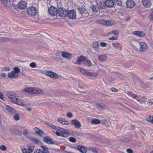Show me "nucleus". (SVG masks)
<instances>
[{"mask_svg":"<svg viewBox=\"0 0 153 153\" xmlns=\"http://www.w3.org/2000/svg\"><path fill=\"white\" fill-rule=\"evenodd\" d=\"M126 152L128 153H133V151L130 149H126Z\"/></svg>","mask_w":153,"mask_h":153,"instance_id":"obj_58","label":"nucleus"},{"mask_svg":"<svg viewBox=\"0 0 153 153\" xmlns=\"http://www.w3.org/2000/svg\"><path fill=\"white\" fill-rule=\"evenodd\" d=\"M14 132L15 134L20 135L22 134V132L18 129H15L14 131Z\"/></svg>","mask_w":153,"mask_h":153,"instance_id":"obj_40","label":"nucleus"},{"mask_svg":"<svg viewBox=\"0 0 153 153\" xmlns=\"http://www.w3.org/2000/svg\"><path fill=\"white\" fill-rule=\"evenodd\" d=\"M99 44L97 42H94L93 47L94 50H96V51H97L98 52H99V51L97 48L99 47Z\"/></svg>","mask_w":153,"mask_h":153,"instance_id":"obj_32","label":"nucleus"},{"mask_svg":"<svg viewBox=\"0 0 153 153\" xmlns=\"http://www.w3.org/2000/svg\"><path fill=\"white\" fill-rule=\"evenodd\" d=\"M133 99H136L138 102L142 104L145 102L147 99L143 96H131Z\"/></svg>","mask_w":153,"mask_h":153,"instance_id":"obj_6","label":"nucleus"},{"mask_svg":"<svg viewBox=\"0 0 153 153\" xmlns=\"http://www.w3.org/2000/svg\"><path fill=\"white\" fill-rule=\"evenodd\" d=\"M27 12L30 16L33 17L38 15L36 8L33 6L28 7L27 10Z\"/></svg>","mask_w":153,"mask_h":153,"instance_id":"obj_2","label":"nucleus"},{"mask_svg":"<svg viewBox=\"0 0 153 153\" xmlns=\"http://www.w3.org/2000/svg\"><path fill=\"white\" fill-rule=\"evenodd\" d=\"M97 74L95 73L88 72L87 71L85 72V75H87L88 76H91L92 77H95L97 76Z\"/></svg>","mask_w":153,"mask_h":153,"instance_id":"obj_34","label":"nucleus"},{"mask_svg":"<svg viewBox=\"0 0 153 153\" xmlns=\"http://www.w3.org/2000/svg\"><path fill=\"white\" fill-rule=\"evenodd\" d=\"M128 96H137L136 94H134L131 91L126 92Z\"/></svg>","mask_w":153,"mask_h":153,"instance_id":"obj_52","label":"nucleus"},{"mask_svg":"<svg viewBox=\"0 0 153 153\" xmlns=\"http://www.w3.org/2000/svg\"><path fill=\"white\" fill-rule=\"evenodd\" d=\"M134 35L137 36L139 37H143L145 36V33L143 31H136L133 33Z\"/></svg>","mask_w":153,"mask_h":153,"instance_id":"obj_20","label":"nucleus"},{"mask_svg":"<svg viewBox=\"0 0 153 153\" xmlns=\"http://www.w3.org/2000/svg\"><path fill=\"white\" fill-rule=\"evenodd\" d=\"M153 15L152 14H150L149 16V19H150V20L151 21L153 20Z\"/></svg>","mask_w":153,"mask_h":153,"instance_id":"obj_60","label":"nucleus"},{"mask_svg":"<svg viewBox=\"0 0 153 153\" xmlns=\"http://www.w3.org/2000/svg\"><path fill=\"white\" fill-rule=\"evenodd\" d=\"M60 132L61 133V134H62L61 136L62 137H66L68 135V132L66 129L62 128Z\"/></svg>","mask_w":153,"mask_h":153,"instance_id":"obj_28","label":"nucleus"},{"mask_svg":"<svg viewBox=\"0 0 153 153\" xmlns=\"http://www.w3.org/2000/svg\"><path fill=\"white\" fill-rule=\"evenodd\" d=\"M55 134L58 136H61L62 134H61V133L59 132L56 131L55 133Z\"/></svg>","mask_w":153,"mask_h":153,"instance_id":"obj_64","label":"nucleus"},{"mask_svg":"<svg viewBox=\"0 0 153 153\" xmlns=\"http://www.w3.org/2000/svg\"><path fill=\"white\" fill-rule=\"evenodd\" d=\"M109 33H113L116 36H118V32L117 30H113L111 31Z\"/></svg>","mask_w":153,"mask_h":153,"instance_id":"obj_44","label":"nucleus"},{"mask_svg":"<svg viewBox=\"0 0 153 153\" xmlns=\"http://www.w3.org/2000/svg\"><path fill=\"white\" fill-rule=\"evenodd\" d=\"M153 104V102L151 100H149V102L147 103V104L149 105H152Z\"/></svg>","mask_w":153,"mask_h":153,"instance_id":"obj_61","label":"nucleus"},{"mask_svg":"<svg viewBox=\"0 0 153 153\" xmlns=\"http://www.w3.org/2000/svg\"><path fill=\"white\" fill-rule=\"evenodd\" d=\"M117 39V38L114 36H112L111 37L109 38L108 39L110 40H116Z\"/></svg>","mask_w":153,"mask_h":153,"instance_id":"obj_56","label":"nucleus"},{"mask_svg":"<svg viewBox=\"0 0 153 153\" xmlns=\"http://www.w3.org/2000/svg\"><path fill=\"white\" fill-rule=\"evenodd\" d=\"M99 23L106 26H111L114 24V22L112 21L101 20H99Z\"/></svg>","mask_w":153,"mask_h":153,"instance_id":"obj_5","label":"nucleus"},{"mask_svg":"<svg viewBox=\"0 0 153 153\" xmlns=\"http://www.w3.org/2000/svg\"><path fill=\"white\" fill-rule=\"evenodd\" d=\"M79 70L82 73L84 74V75L85 74V72H86V71H87L82 68H79Z\"/></svg>","mask_w":153,"mask_h":153,"instance_id":"obj_48","label":"nucleus"},{"mask_svg":"<svg viewBox=\"0 0 153 153\" xmlns=\"http://www.w3.org/2000/svg\"><path fill=\"white\" fill-rule=\"evenodd\" d=\"M48 125L51 127L53 129H54V128L55 127L54 125H53L52 124L50 123H48Z\"/></svg>","mask_w":153,"mask_h":153,"instance_id":"obj_63","label":"nucleus"},{"mask_svg":"<svg viewBox=\"0 0 153 153\" xmlns=\"http://www.w3.org/2000/svg\"><path fill=\"white\" fill-rule=\"evenodd\" d=\"M84 65L85 66H91L92 65V63L90 60H86L84 62Z\"/></svg>","mask_w":153,"mask_h":153,"instance_id":"obj_39","label":"nucleus"},{"mask_svg":"<svg viewBox=\"0 0 153 153\" xmlns=\"http://www.w3.org/2000/svg\"><path fill=\"white\" fill-rule=\"evenodd\" d=\"M112 46L120 50L122 49V47L121 44L119 42H117L116 43H112Z\"/></svg>","mask_w":153,"mask_h":153,"instance_id":"obj_29","label":"nucleus"},{"mask_svg":"<svg viewBox=\"0 0 153 153\" xmlns=\"http://www.w3.org/2000/svg\"><path fill=\"white\" fill-rule=\"evenodd\" d=\"M67 16L71 19H74L76 18V12L74 10H71L67 11Z\"/></svg>","mask_w":153,"mask_h":153,"instance_id":"obj_4","label":"nucleus"},{"mask_svg":"<svg viewBox=\"0 0 153 153\" xmlns=\"http://www.w3.org/2000/svg\"><path fill=\"white\" fill-rule=\"evenodd\" d=\"M142 3L143 5L146 7H149L152 5L151 0H142Z\"/></svg>","mask_w":153,"mask_h":153,"instance_id":"obj_18","label":"nucleus"},{"mask_svg":"<svg viewBox=\"0 0 153 153\" xmlns=\"http://www.w3.org/2000/svg\"><path fill=\"white\" fill-rule=\"evenodd\" d=\"M7 96H15V94L12 92L7 91L6 92Z\"/></svg>","mask_w":153,"mask_h":153,"instance_id":"obj_47","label":"nucleus"},{"mask_svg":"<svg viewBox=\"0 0 153 153\" xmlns=\"http://www.w3.org/2000/svg\"><path fill=\"white\" fill-rule=\"evenodd\" d=\"M53 129H55L57 131H60L62 129V128H61L58 126H55Z\"/></svg>","mask_w":153,"mask_h":153,"instance_id":"obj_53","label":"nucleus"},{"mask_svg":"<svg viewBox=\"0 0 153 153\" xmlns=\"http://www.w3.org/2000/svg\"><path fill=\"white\" fill-rule=\"evenodd\" d=\"M140 50L141 51H144L147 49V45L144 42H141L139 43Z\"/></svg>","mask_w":153,"mask_h":153,"instance_id":"obj_19","label":"nucleus"},{"mask_svg":"<svg viewBox=\"0 0 153 153\" xmlns=\"http://www.w3.org/2000/svg\"><path fill=\"white\" fill-rule=\"evenodd\" d=\"M86 60V59L85 57L83 56H80L77 59V64L79 65L83 64V62H85Z\"/></svg>","mask_w":153,"mask_h":153,"instance_id":"obj_23","label":"nucleus"},{"mask_svg":"<svg viewBox=\"0 0 153 153\" xmlns=\"http://www.w3.org/2000/svg\"><path fill=\"white\" fill-rule=\"evenodd\" d=\"M90 150L94 153H98V151L94 147H91L90 148Z\"/></svg>","mask_w":153,"mask_h":153,"instance_id":"obj_50","label":"nucleus"},{"mask_svg":"<svg viewBox=\"0 0 153 153\" xmlns=\"http://www.w3.org/2000/svg\"><path fill=\"white\" fill-rule=\"evenodd\" d=\"M6 107L7 110L9 112L10 114H12L15 113L16 111L12 107L7 105Z\"/></svg>","mask_w":153,"mask_h":153,"instance_id":"obj_27","label":"nucleus"},{"mask_svg":"<svg viewBox=\"0 0 153 153\" xmlns=\"http://www.w3.org/2000/svg\"><path fill=\"white\" fill-rule=\"evenodd\" d=\"M0 149L3 151H5L7 150L6 147L4 145H2L0 146Z\"/></svg>","mask_w":153,"mask_h":153,"instance_id":"obj_46","label":"nucleus"},{"mask_svg":"<svg viewBox=\"0 0 153 153\" xmlns=\"http://www.w3.org/2000/svg\"><path fill=\"white\" fill-rule=\"evenodd\" d=\"M45 74L55 79L59 77L58 75L55 73L51 71H48L46 72Z\"/></svg>","mask_w":153,"mask_h":153,"instance_id":"obj_12","label":"nucleus"},{"mask_svg":"<svg viewBox=\"0 0 153 153\" xmlns=\"http://www.w3.org/2000/svg\"><path fill=\"white\" fill-rule=\"evenodd\" d=\"M58 121L62 125H68L70 123L68 121L62 117L59 118Z\"/></svg>","mask_w":153,"mask_h":153,"instance_id":"obj_22","label":"nucleus"},{"mask_svg":"<svg viewBox=\"0 0 153 153\" xmlns=\"http://www.w3.org/2000/svg\"><path fill=\"white\" fill-rule=\"evenodd\" d=\"M7 75L9 78H14L17 77L18 76V74L16 73L15 71H12L10 72H9Z\"/></svg>","mask_w":153,"mask_h":153,"instance_id":"obj_24","label":"nucleus"},{"mask_svg":"<svg viewBox=\"0 0 153 153\" xmlns=\"http://www.w3.org/2000/svg\"><path fill=\"white\" fill-rule=\"evenodd\" d=\"M17 96H9V98L10 99L11 101L16 103H17L18 101V99Z\"/></svg>","mask_w":153,"mask_h":153,"instance_id":"obj_33","label":"nucleus"},{"mask_svg":"<svg viewBox=\"0 0 153 153\" xmlns=\"http://www.w3.org/2000/svg\"><path fill=\"white\" fill-rule=\"evenodd\" d=\"M146 88H149L151 85V84L150 83L147 82L146 83Z\"/></svg>","mask_w":153,"mask_h":153,"instance_id":"obj_62","label":"nucleus"},{"mask_svg":"<svg viewBox=\"0 0 153 153\" xmlns=\"http://www.w3.org/2000/svg\"><path fill=\"white\" fill-rule=\"evenodd\" d=\"M48 11L50 15L52 16H54L58 14V9L53 6L49 8Z\"/></svg>","mask_w":153,"mask_h":153,"instance_id":"obj_7","label":"nucleus"},{"mask_svg":"<svg viewBox=\"0 0 153 153\" xmlns=\"http://www.w3.org/2000/svg\"><path fill=\"white\" fill-rule=\"evenodd\" d=\"M36 64L35 62H32L30 64V66L32 68H35L36 67Z\"/></svg>","mask_w":153,"mask_h":153,"instance_id":"obj_51","label":"nucleus"},{"mask_svg":"<svg viewBox=\"0 0 153 153\" xmlns=\"http://www.w3.org/2000/svg\"><path fill=\"white\" fill-rule=\"evenodd\" d=\"M28 139L31 140L33 143L35 144H39L42 143L39 140H38L36 137H34L32 136H30V137Z\"/></svg>","mask_w":153,"mask_h":153,"instance_id":"obj_26","label":"nucleus"},{"mask_svg":"<svg viewBox=\"0 0 153 153\" xmlns=\"http://www.w3.org/2000/svg\"><path fill=\"white\" fill-rule=\"evenodd\" d=\"M117 4L118 6H121L122 4L121 0H115V2L114 3V5Z\"/></svg>","mask_w":153,"mask_h":153,"instance_id":"obj_41","label":"nucleus"},{"mask_svg":"<svg viewBox=\"0 0 153 153\" xmlns=\"http://www.w3.org/2000/svg\"><path fill=\"white\" fill-rule=\"evenodd\" d=\"M13 71L17 74H18L20 72V69L18 67H15L13 68Z\"/></svg>","mask_w":153,"mask_h":153,"instance_id":"obj_43","label":"nucleus"},{"mask_svg":"<svg viewBox=\"0 0 153 153\" xmlns=\"http://www.w3.org/2000/svg\"><path fill=\"white\" fill-rule=\"evenodd\" d=\"M91 8L92 10V11L96 13L99 11L98 8L95 6L94 5H92L91 6Z\"/></svg>","mask_w":153,"mask_h":153,"instance_id":"obj_38","label":"nucleus"},{"mask_svg":"<svg viewBox=\"0 0 153 153\" xmlns=\"http://www.w3.org/2000/svg\"><path fill=\"white\" fill-rule=\"evenodd\" d=\"M69 140L72 143H75L76 141V139L73 137H71L69 138Z\"/></svg>","mask_w":153,"mask_h":153,"instance_id":"obj_45","label":"nucleus"},{"mask_svg":"<svg viewBox=\"0 0 153 153\" xmlns=\"http://www.w3.org/2000/svg\"><path fill=\"white\" fill-rule=\"evenodd\" d=\"M98 58L101 62H104L107 59V57L105 55H100L99 56Z\"/></svg>","mask_w":153,"mask_h":153,"instance_id":"obj_31","label":"nucleus"},{"mask_svg":"<svg viewBox=\"0 0 153 153\" xmlns=\"http://www.w3.org/2000/svg\"><path fill=\"white\" fill-rule=\"evenodd\" d=\"M14 119L16 120H19V117L18 114H16L14 116Z\"/></svg>","mask_w":153,"mask_h":153,"instance_id":"obj_49","label":"nucleus"},{"mask_svg":"<svg viewBox=\"0 0 153 153\" xmlns=\"http://www.w3.org/2000/svg\"><path fill=\"white\" fill-rule=\"evenodd\" d=\"M2 1L4 4H7L9 2L10 0H2Z\"/></svg>","mask_w":153,"mask_h":153,"instance_id":"obj_57","label":"nucleus"},{"mask_svg":"<svg viewBox=\"0 0 153 153\" xmlns=\"http://www.w3.org/2000/svg\"><path fill=\"white\" fill-rule=\"evenodd\" d=\"M27 5L26 2L24 1H21L17 4V6L18 8L24 10L25 9Z\"/></svg>","mask_w":153,"mask_h":153,"instance_id":"obj_11","label":"nucleus"},{"mask_svg":"<svg viewBox=\"0 0 153 153\" xmlns=\"http://www.w3.org/2000/svg\"><path fill=\"white\" fill-rule=\"evenodd\" d=\"M23 92H27L31 94H40L43 93L42 89L35 88H27L22 90Z\"/></svg>","mask_w":153,"mask_h":153,"instance_id":"obj_1","label":"nucleus"},{"mask_svg":"<svg viewBox=\"0 0 153 153\" xmlns=\"http://www.w3.org/2000/svg\"><path fill=\"white\" fill-rule=\"evenodd\" d=\"M34 150V147L31 146H29L28 148H23L22 149V151L23 153H31Z\"/></svg>","mask_w":153,"mask_h":153,"instance_id":"obj_14","label":"nucleus"},{"mask_svg":"<svg viewBox=\"0 0 153 153\" xmlns=\"http://www.w3.org/2000/svg\"><path fill=\"white\" fill-rule=\"evenodd\" d=\"M24 131L23 132V134L27 138H28L30 137V136H28L27 134H28V132L27 131V129H25L24 130Z\"/></svg>","mask_w":153,"mask_h":153,"instance_id":"obj_42","label":"nucleus"},{"mask_svg":"<svg viewBox=\"0 0 153 153\" xmlns=\"http://www.w3.org/2000/svg\"><path fill=\"white\" fill-rule=\"evenodd\" d=\"M97 6L99 9H105L106 8L105 4L104 2H100L97 4Z\"/></svg>","mask_w":153,"mask_h":153,"instance_id":"obj_30","label":"nucleus"},{"mask_svg":"<svg viewBox=\"0 0 153 153\" xmlns=\"http://www.w3.org/2000/svg\"><path fill=\"white\" fill-rule=\"evenodd\" d=\"M110 90L113 92H117V90L115 88H110Z\"/></svg>","mask_w":153,"mask_h":153,"instance_id":"obj_59","label":"nucleus"},{"mask_svg":"<svg viewBox=\"0 0 153 153\" xmlns=\"http://www.w3.org/2000/svg\"><path fill=\"white\" fill-rule=\"evenodd\" d=\"M145 118L148 121L153 123V115L146 116Z\"/></svg>","mask_w":153,"mask_h":153,"instance_id":"obj_37","label":"nucleus"},{"mask_svg":"<svg viewBox=\"0 0 153 153\" xmlns=\"http://www.w3.org/2000/svg\"><path fill=\"white\" fill-rule=\"evenodd\" d=\"M71 124L72 125H74L75 127L78 128H79L81 126V124L80 122L76 119H73L71 120Z\"/></svg>","mask_w":153,"mask_h":153,"instance_id":"obj_13","label":"nucleus"},{"mask_svg":"<svg viewBox=\"0 0 153 153\" xmlns=\"http://www.w3.org/2000/svg\"><path fill=\"white\" fill-rule=\"evenodd\" d=\"M135 5V3L133 0H128L126 2L127 7L130 8L134 7Z\"/></svg>","mask_w":153,"mask_h":153,"instance_id":"obj_17","label":"nucleus"},{"mask_svg":"<svg viewBox=\"0 0 153 153\" xmlns=\"http://www.w3.org/2000/svg\"><path fill=\"white\" fill-rule=\"evenodd\" d=\"M96 106L100 109H105L107 108V106L105 105L99 103L96 104Z\"/></svg>","mask_w":153,"mask_h":153,"instance_id":"obj_35","label":"nucleus"},{"mask_svg":"<svg viewBox=\"0 0 153 153\" xmlns=\"http://www.w3.org/2000/svg\"><path fill=\"white\" fill-rule=\"evenodd\" d=\"M78 10L80 14L82 16H84L87 12V10L82 6L79 7L78 8Z\"/></svg>","mask_w":153,"mask_h":153,"instance_id":"obj_21","label":"nucleus"},{"mask_svg":"<svg viewBox=\"0 0 153 153\" xmlns=\"http://www.w3.org/2000/svg\"><path fill=\"white\" fill-rule=\"evenodd\" d=\"M62 56L67 59H70L72 56L71 54L66 51L62 52Z\"/></svg>","mask_w":153,"mask_h":153,"instance_id":"obj_15","label":"nucleus"},{"mask_svg":"<svg viewBox=\"0 0 153 153\" xmlns=\"http://www.w3.org/2000/svg\"><path fill=\"white\" fill-rule=\"evenodd\" d=\"M72 148L78 150L81 153H86L87 149L85 147L81 145H78L71 147Z\"/></svg>","mask_w":153,"mask_h":153,"instance_id":"obj_9","label":"nucleus"},{"mask_svg":"<svg viewBox=\"0 0 153 153\" xmlns=\"http://www.w3.org/2000/svg\"><path fill=\"white\" fill-rule=\"evenodd\" d=\"M66 115L67 117L69 118H71L73 116V114L71 112H68L67 113Z\"/></svg>","mask_w":153,"mask_h":153,"instance_id":"obj_54","label":"nucleus"},{"mask_svg":"<svg viewBox=\"0 0 153 153\" xmlns=\"http://www.w3.org/2000/svg\"><path fill=\"white\" fill-rule=\"evenodd\" d=\"M34 130L35 133L40 136H42V135L44 134L42 130L37 127H35L34 128Z\"/></svg>","mask_w":153,"mask_h":153,"instance_id":"obj_25","label":"nucleus"},{"mask_svg":"<svg viewBox=\"0 0 153 153\" xmlns=\"http://www.w3.org/2000/svg\"><path fill=\"white\" fill-rule=\"evenodd\" d=\"M43 140L45 142L49 144H57L56 142H54L52 139L49 136H46L44 137Z\"/></svg>","mask_w":153,"mask_h":153,"instance_id":"obj_10","label":"nucleus"},{"mask_svg":"<svg viewBox=\"0 0 153 153\" xmlns=\"http://www.w3.org/2000/svg\"><path fill=\"white\" fill-rule=\"evenodd\" d=\"M40 147L42 149H36L34 153H50L48 148L43 146H41Z\"/></svg>","mask_w":153,"mask_h":153,"instance_id":"obj_3","label":"nucleus"},{"mask_svg":"<svg viewBox=\"0 0 153 153\" xmlns=\"http://www.w3.org/2000/svg\"><path fill=\"white\" fill-rule=\"evenodd\" d=\"M105 4L106 7H113L114 6V2L112 0H107L105 2Z\"/></svg>","mask_w":153,"mask_h":153,"instance_id":"obj_16","label":"nucleus"},{"mask_svg":"<svg viewBox=\"0 0 153 153\" xmlns=\"http://www.w3.org/2000/svg\"><path fill=\"white\" fill-rule=\"evenodd\" d=\"M91 123L92 124H98L101 123V122L98 119L94 118L91 120Z\"/></svg>","mask_w":153,"mask_h":153,"instance_id":"obj_36","label":"nucleus"},{"mask_svg":"<svg viewBox=\"0 0 153 153\" xmlns=\"http://www.w3.org/2000/svg\"><path fill=\"white\" fill-rule=\"evenodd\" d=\"M67 10L62 8H59L58 9V14L59 16L65 17L67 16Z\"/></svg>","mask_w":153,"mask_h":153,"instance_id":"obj_8","label":"nucleus"},{"mask_svg":"<svg viewBox=\"0 0 153 153\" xmlns=\"http://www.w3.org/2000/svg\"><path fill=\"white\" fill-rule=\"evenodd\" d=\"M100 45L102 47H105L107 46V43L105 42H102L100 43Z\"/></svg>","mask_w":153,"mask_h":153,"instance_id":"obj_55","label":"nucleus"}]
</instances>
